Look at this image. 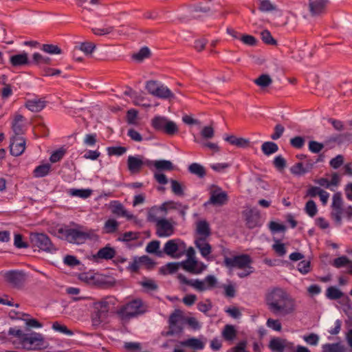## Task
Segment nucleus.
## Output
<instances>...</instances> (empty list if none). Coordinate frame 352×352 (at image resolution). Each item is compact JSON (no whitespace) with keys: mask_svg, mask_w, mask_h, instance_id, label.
<instances>
[{"mask_svg":"<svg viewBox=\"0 0 352 352\" xmlns=\"http://www.w3.org/2000/svg\"><path fill=\"white\" fill-rule=\"evenodd\" d=\"M197 234L199 236L197 239H207L211 234L210 228L206 221H200L197 225Z\"/></svg>","mask_w":352,"mask_h":352,"instance_id":"nucleus-25","label":"nucleus"},{"mask_svg":"<svg viewBox=\"0 0 352 352\" xmlns=\"http://www.w3.org/2000/svg\"><path fill=\"white\" fill-rule=\"evenodd\" d=\"M146 311V306L141 299L132 300L121 306L116 311L119 318L124 322L144 314Z\"/></svg>","mask_w":352,"mask_h":352,"instance_id":"nucleus-4","label":"nucleus"},{"mask_svg":"<svg viewBox=\"0 0 352 352\" xmlns=\"http://www.w3.org/2000/svg\"><path fill=\"white\" fill-rule=\"evenodd\" d=\"M51 169L50 164H42L36 166L34 170V176L36 177H43L46 176Z\"/></svg>","mask_w":352,"mask_h":352,"instance_id":"nucleus-37","label":"nucleus"},{"mask_svg":"<svg viewBox=\"0 0 352 352\" xmlns=\"http://www.w3.org/2000/svg\"><path fill=\"white\" fill-rule=\"evenodd\" d=\"M10 63L13 67H20L32 63L28 58V55L23 52L21 54L12 55L10 57Z\"/></svg>","mask_w":352,"mask_h":352,"instance_id":"nucleus-20","label":"nucleus"},{"mask_svg":"<svg viewBox=\"0 0 352 352\" xmlns=\"http://www.w3.org/2000/svg\"><path fill=\"white\" fill-rule=\"evenodd\" d=\"M160 85V83L156 80L147 81L146 84V89L150 94L154 96L157 91L155 90L157 89Z\"/></svg>","mask_w":352,"mask_h":352,"instance_id":"nucleus-61","label":"nucleus"},{"mask_svg":"<svg viewBox=\"0 0 352 352\" xmlns=\"http://www.w3.org/2000/svg\"><path fill=\"white\" fill-rule=\"evenodd\" d=\"M179 131V129L175 122L173 121L169 120L168 122H166V129L164 131L168 135L173 136L177 133Z\"/></svg>","mask_w":352,"mask_h":352,"instance_id":"nucleus-47","label":"nucleus"},{"mask_svg":"<svg viewBox=\"0 0 352 352\" xmlns=\"http://www.w3.org/2000/svg\"><path fill=\"white\" fill-rule=\"evenodd\" d=\"M259 10L262 12H271L276 10V7L270 0H261L259 5Z\"/></svg>","mask_w":352,"mask_h":352,"instance_id":"nucleus-58","label":"nucleus"},{"mask_svg":"<svg viewBox=\"0 0 352 352\" xmlns=\"http://www.w3.org/2000/svg\"><path fill=\"white\" fill-rule=\"evenodd\" d=\"M111 297L107 296L92 303L94 311L91 314V319L93 326L98 327L102 322L103 319L109 312L111 303Z\"/></svg>","mask_w":352,"mask_h":352,"instance_id":"nucleus-7","label":"nucleus"},{"mask_svg":"<svg viewBox=\"0 0 352 352\" xmlns=\"http://www.w3.org/2000/svg\"><path fill=\"white\" fill-rule=\"evenodd\" d=\"M222 336L226 340L232 341L236 336V331L234 326L226 324L222 331Z\"/></svg>","mask_w":352,"mask_h":352,"instance_id":"nucleus-34","label":"nucleus"},{"mask_svg":"<svg viewBox=\"0 0 352 352\" xmlns=\"http://www.w3.org/2000/svg\"><path fill=\"white\" fill-rule=\"evenodd\" d=\"M118 223L113 219H109L104 223V229L106 233L111 234L117 231Z\"/></svg>","mask_w":352,"mask_h":352,"instance_id":"nucleus-41","label":"nucleus"},{"mask_svg":"<svg viewBox=\"0 0 352 352\" xmlns=\"http://www.w3.org/2000/svg\"><path fill=\"white\" fill-rule=\"evenodd\" d=\"M126 148L124 146H109L107 147V154L110 156H121L126 152Z\"/></svg>","mask_w":352,"mask_h":352,"instance_id":"nucleus-44","label":"nucleus"},{"mask_svg":"<svg viewBox=\"0 0 352 352\" xmlns=\"http://www.w3.org/2000/svg\"><path fill=\"white\" fill-rule=\"evenodd\" d=\"M41 50L50 54H60L62 52L61 49L58 46L52 44H43Z\"/></svg>","mask_w":352,"mask_h":352,"instance_id":"nucleus-45","label":"nucleus"},{"mask_svg":"<svg viewBox=\"0 0 352 352\" xmlns=\"http://www.w3.org/2000/svg\"><path fill=\"white\" fill-rule=\"evenodd\" d=\"M168 120L165 117L155 116L152 120V126L157 131L164 132L166 129V122H168Z\"/></svg>","mask_w":352,"mask_h":352,"instance_id":"nucleus-31","label":"nucleus"},{"mask_svg":"<svg viewBox=\"0 0 352 352\" xmlns=\"http://www.w3.org/2000/svg\"><path fill=\"white\" fill-rule=\"evenodd\" d=\"M186 244L180 239L168 240L164 246L162 254L173 257L175 254L179 250L180 248H185Z\"/></svg>","mask_w":352,"mask_h":352,"instance_id":"nucleus-18","label":"nucleus"},{"mask_svg":"<svg viewBox=\"0 0 352 352\" xmlns=\"http://www.w3.org/2000/svg\"><path fill=\"white\" fill-rule=\"evenodd\" d=\"M223 265L228 269L237 268L243 270L237 274L239 278H245L253 272V267L251 266L252 259L249 254H241L228 257L223 254Z\"/></svg>","mask_w":352,"mask_h":352,"instance_id":"nucleus-3","label":"nucleus"},{"mask_svg":"<svg viewBox=\"0 0 352 352\" xmlns=\"http://www.w3.org/2000/svg\"><path fill=\"white\" fill-rule=\"evenodd\" d=\"M326 296L329 299L338 300L343 296V293L337 287L331 286L327 288Z\"/></svg>","mask_w":352,"mask_h":352,"instance_id":"nucleus-38","label":"nucleus"},{"mask_svg":"<svg viewBox=\"0 0 352 352\" xmlns=\"http://www.w3.org/2000/svg\"><path fill=\"white\" fill-rule=\"evenodd\" d=\"M156 93L154 96L157 97L162 99H171L175 98V95L173 93L163 84L159 85L157 89L156 90Z\"/></svg>","mask_w":352,"mask_h":352,"instance_id":"nucleus-27","label":"nucleus"},{"mask_svg":"<svg viewBox=\"0 0 352 352\" xmlns=\"http://www.w3.org/2000/svg\"><path fill=\"white\" fill-rule=\"evenodd\" d=\"M240 40L244 44L249 45V46H254L257 43L256 38L254 36H253L252 35H249V34H243L241 36Z\"/></svg>","mask_w":352,"mask_h":352,"instance_id":"nucleus-62","label":"nucleus"},{"mask_svg":"<svg viewBox=\"0 0 352 352\" xmlns=\"http://www.w3.org/2000/svg\"><path fill=\"white\" fill-rule=\"evenodd\" d=\"M181 345L188 346L194 350H201L204 348V343L196 338H192L181 342Z\"/></svg>","mask_w":352,"mask_h":352,"instance_id":"nucleus-28","label":"nucleus"},{"mask_svg":"<svg viewBox=\"0 0 352 352\" xmlns=\"http://www.w3.org/2000/svg\"><path fill=\"white\" fill-rule=\"evenodd\" d=\"M160 242L157 240H154L149 242L146 247V251L150 254H155L159 257L162 256V251L159 250Z\"/></svg>","mask_w":352,"mask_h":352,"instance_id":"nucleus-33","label":"nucleus"},{"mask_svg":"<svg viewBox=\"0 0 352 352\" xmlns=\"http://www.w3.org/2000/svg\"><path fill=\"white\" fill-rule=\"evenodd\" d=\"M52 329L56 331H58L67 336H72L74 334V332L72 330L69 329L65 325L61 324L58 322H54L52 324Z\"/></svg>","mask_w":352,"mask_h":352,"instance_id":"nucleus-50","label":"nucleus"},{"mask_svg":"<svg viewBox=\"0 0 352 352\" xmlns=\"http://www.w3.org/2000/svg\"><path fill=\"white\" fill-rule=\"evenodd\" d=\"M284 132L285 127L280 124H277L275 125L274 133L270 135V138L273 140H277L282 137Z\"/></svg>","mask_w":352,"mask_h":352,"instance_id":"nucleus-56","label":"nucleus"},{"mask_svg":"<svg viewBox=\"0 0 352 352\" xmlns=\"http://www.w3.org/2000/svg\"><path fill=\"white\" fill-rule=\"evenodd\" d=\"M247 342L243 340L239 342L236 346L230 348L227 352H249L246 350Z\"/></svg>","mask_w":352,"mask_h":352,"instance_id":"nucleus-64","label":"nucleus"},{"mask_svg":"<svg viewBox=\"0 0 352 352\" xmlns=\"http://www.w3.org/2000/svg\"><path fill=\"white\" fill-rule=\"evenodd\" d=\"M154 166L160 170H173L174 166L170 161L161 160L154 162Z\"/></svg>","mask_w":352,"mask_h":352,"instance_id":"nucleus-36","label":"nucleus"},{"mask_svg":"<svg viewBox=\"0 0 352 352\" xmlns=\"http://www.w3.org/2000/svg\"><path fill=\"white\" fill-rule=\"evenodd\" d=\"M262 41L267 45H276V41L272 37L271 33L267 30H263L261 33Z\"/></svg>","mask_w":352,"mask_h":352,"instance_id":"nucleus-51","label":"nucleus"},{"mask_svg":"<svg viewBox=\"0 0 352 352\" xmlns=\"http://www.w3.org/2000/svg\"><path fill=\"white\" fill-rule=\"evenodd\" d=\"M329 3V0H309V10L311 16H319L325 13Z\"/></svg>","mask_w":352,"mask_h":352,"instance_id":"nucleus-17","label":"nucleus"},{"mask_svg":"<svg viewBox=\"0 0 352 352\" xmlns=\"http://www.w3.org/2000/svg\"><path fill=\"white\" fill-rule=\"evenodd\" d=\"M24 121L25 118L22 115H15L12 122V129L14 133V135H21L24 133Z\"/></svg>","mask_w":352,"mask_h":352,"instance_id":"nucleus-24","label":"nucleus"},{"mask_svg":"<svg viewBox=\"0 0 352 352\" xmlns=\"http://www.w3.org/2000/svg\"><path fill=\"white\" fill-rule=\"evenodd\" d=\"M228 201V196L226 192L223 191L219 186L210 193V203L213 205L223 206Z\"/></svg>","mask_w":352,"mask_h":352,"instance_id":"nucleus-19","label":"nucleus"},{"mask_svg":"<svg viewBox=\"0 0 352 352\" xmlns=\"http://www.w3.org/2000/svg\"><path fill=\"white\" fill-rule=\"evenodd\" d=\"M52 59L46 56H43L39 53H34L32 56V63L42 66L44 65H50Z\"/></svg>","mask_w":352,"mask_h":352,"instance_id":"nucleus-32","label":"nucleus"},{"mask_svg":"<svg viewBox=\"0 0 352 352\" xmlns=\"http://www.w3.org/2000/svg\"><path fill=\"white\" fill-rule=\"evenodd\" d=\"M10 148L12 155H21L25 149V140L21 135L13 136L10 140Z\"/></svg>","mask_w":352,"mask_h":352,"instance_id":"nucleus-16","label":"nucleus"},{"mask_svg":"<svg viewBox=\"0 0 352 352\" xmlns=\"http://www.w3.org/2000/svg\"><path fill=\"white\" fill-rule=\"evenodd\" d=\"M305 212L311 217H314L317 213V206L314 201L309 200L305 208Z\"/></svg>","mask_w":352,"mask_h":352,"instance_id":"nucleus-46","label":"nucleus"},{"mask_svg":"<svg viewBox=\"0 0 352 352\" xmlns=\"http://www.w3.org/2000/svg\"><path fill=\"white\" fill-rule=\"evenodd\" d=\"M150 55V50L147 47H142L140 51L133 55V58L138 60H142L145 58H148Z\"/></svg>","mask_w":352,"mask_h":352,"instance_id":"nucleus-63","label":"nucleus"},{"mask_svg":"<svg viewBox=\"0 0 352 352\" xmlns=\"http://www.w3.org/2000/svg\"><path fill=\"white\" fill-rule=\"evenodd\" d=\"M5 278L13 287L21 288L25 281L26 276L23 271L10 270L6 272Z\"/></svg>","mask_w":352,"mask_h":352,"instance_id":"nucleus-12","label":"nucleus"},{"mask_svg":"<svg viewBox=\"0 0 352 352\" xmlns=\"http://www.w3.org/2000/svg\"><path fill=\"white\" fill-rule=\"evenodd\" d=\"M305 143V139L302 136H295L294 138L290 139V144L295 148H302L304 146Z\"/></svg>","mask_w":352,"mask_h":352,"instance_id":"nucleus-55","label":"nucleus"},{"mask_svg":"<svg viewBox=\"0 0 352 352\" xmlns=\"http://www.w3.org/2000/svg\"><path fill=\"white\" fill-rule=\"evenodd\" d=\"M261 151L264 155L269 156L276 153L278 151V146L274 142H265L261 145Z\"/></svg>","mask_w":352,"mask_h":352,"instance_id":"nucleus-29","label":"nucleus"},{"mask_svg":"<svg viewBox=\"0 0 352 352\" xmlns=\"http://www.w3.org/2000/svg\"><path fill=\"white\" fill-rule=\"evenodd\" d=\"M188 171L195 175H197L199 178H203L206 175V171L205 168L198 164V163H192L188 166Z\"/></svg>","mask_w":352,"mask_h":352,"instance_id":"nucleus-30","label":"nucleus"},{"mask_svg":"<svg viewBox=\"0 0 352 352\" xmlns=\"http://www.w3.org/2000/svg\"><path fill=\"white\" fill-rule=\"evenodd\" d=\"M331 217L338 226L342 224L341 215L343 213L342 199L340 192H336L333 196Z\"/></svg>","mask_w":352,"mask_h":352,"instance_id":"nucleus-11","label":"nucleus"},{"mask_svg":"<svg viewBox=\"0 0 352 352\" xmlns=\"http://www.w3.org/2000/svg\"><path fill=\"white\" fill-rule=\"evenodd\" d=\"M254 82L261 88H266L272 83V79L268 74H261L254 80Z\"/></svg>","mask_w":352,"mask_h":352,"instance_id":"nucleus-35","label":"nucleus"},{"mask_svg":"<svg viewBox=\"0 0 352 352\" xmlns=\"http://www.w3.org/2000/svg\"><path fill=\"white\" fill-rule=\"evenodd\" d=\"M184 319L182 312L179 309H175L169 316L168 331L166 336L179 334L183 331L182 320Z\"/></svg>","mask_w":352,"mask_h":352,"instance_id":"nucleus-10","label":"nucleus"},{"mask_svg":"<svg viewBox=\"0 0 352 352\" xmlns=\"http://www.w3.org/2000/svg\"><path fill=\"white\" fill-rule=\"evenodd\" d=\"M182 267L192 274H199L207 267L202 262H198L195 258H187L181 263Z\"/></svg>","mask_w":352,"mask_h":352,"instance_id":"nucleus-13","label":"nucleus"},{"mask_svg":"<svg viewBox=\"0 0 352 352\" xmlns=\"http://www.w3.org/2000/svg\"><path fill=\"white\" fill-rule=\"evenodd\" d=\"M273 164L278 170L282 171L286 167L287 162L282 155H278L274 159Z\"/></svg>","mask_w":352,"mask_h":352,"instance_id":"nucleus-52","label":"nucleus"},{"mask_svg":"<svg viewBox=\"0 0 352 352\" xmlns=\"http://www.w3.org/2000/svg\"><path fill=\"white\" fill-rule=\"evenodd\" d=\"M267 309L275 316H286L295 310V301L283 288L274 287L269 290L265 297Z\"/></svg>","mask_w":352,"mask_h":352,"instance_id":"nucleus-2","label":"nucleus"},{"mask_svg":"<svg viewBox=\"0 0 352 352\" xmlns=\"http://www.w3.org/2000/svg\"><path fill=\"white\" fill-rule=\"evenodd\" d=\"M266 325L268 328L276 331H280L282 330V324L278 319L268 318L266 322Z\"/></svg>","mask_w":352,"mask_h":352,"instance_id":"nucleus-54","label":"nucleus"},{"mask_svg":"<svg viewBox=\"0 0 352 352\" xmlns=\"http://www.w3.org/2000/svg\"><path fill=\"white\" fill-rule=\"evenodd\" d=\"M91 190L89 189H71L70 193L73 196L79 197L81 198H88L91 195Z\"/></svg>","mask_w":352,"mask_h":352,"instance_id":"nucleus-49","label":"nucleus"},{"mask_svg":"<svg viewBox=\"0 0 352 352\" xmlns=\"http://www.w3.org/2000/svg\"><path fill=\"white\" fill-rule=\"evenodd\" d=\"M272 249L279 256H283L287 252L285 244L280 243L278 240H276V243L272 245Z\"/></svg>","mask_w":352,"mask_h":352,"instance_id":"nucleus-53","label":"nucleus"},{"mask_svg":"<svg viewBox=\"0 0 352 352\" xmlns=\"http://www.w3.org/2000/svg\"><path fill=\"white\" fill-rule=\"evenodd\" d=\"M127 165L131 173H139L143 167L142 159L140 157L129 155L127 159Z\"/></svg>","mask_w":352,"mask_h":352,"instance_id":"nucleus-21","label":"nucleus"},{"mask_svg":"<svg viewBox=\"0 0 352 352\" xmlns=\"http://www.w3.org/2000/svg\"><path fill=\"white\" fill-rule=\"evenodd\" d=\"M323 352H344V347L340 343L325 344L322 346Z\"/></svg>","mask_w":352,"mask_h":352,"instance_id":"nucleus-40","label":"nucleus"},{"mask_svg":"<svg viewBox=\"0 0 352 352\" xmlns=\"http://www.w3.org/2000/svg\"><path fill=\"white\" fill-rule=\"evenodd\" d=\"M30 241L33 247H36L42 251L53 253L57 250L50 237L44 233H31Z\"/></svg>","mask_w":352,"mask_h":352,"instance_id":"nucleus-8","label":"nucleus"},{"mask_svg":"<svg viewBox=\"0 0 352 352\" xmlns=\"http://www.w3.org/2000/svg\"><path fill=\"white\" fill-rule=\"evenodd\" d=\"M177 279L182 285H186L192 287L198 292H204L214 288L217 284V280L213 275H208L201 280L199 279L190 280L184 274H177Z\"/></svg>","mask_w":352,"mask_h":352,"instance_id":"nucleus-5","label":"nucleus"},{"mask_svg":"<svg viewBox=\"0 0 352 352\" xmlns=\"http://www.w3.org/2000/svg\"><path fill=\"white\" fill-rule=\"evenodd\" d=\"M21 346L27 351H39L47 348L49 344L45 340L44 336L35 331L26 333L21 340Z\"/></svg>","mask_w":352,"mask_h":352,"instance_id":"nucleus-6","label":"nucleus"},{"mask_svg":"<svg viewBox=\"0 0 352 352\" xmlns=\"http://www.w3.org/2000/svg\"><path fill=\"white\" fill-rule=\"evenodd\" d=\"M207 239H196L195 244L196 248L199 250L201 255L208 259V256L212 252V247L207 242Z\"/></svg>","mask_w":352,"mask_h":352,"instance_id":"nucleus-22","label":"nucleus"},{"mask_svg":"<svg viewBox=\"0 0 352 352\" xmlns=\"http://www.w3.org/2000/svg\"><path fill=\"white\" fill-rule=\"evenodd\" d=\"M46 102L41 99L29 100L25 103V107L32 112H39L45 108Z\"/></svg>","mask_w":352,"mask_h":352,"instance_id":"nucleus-26","label":"nucleus"},{"mask_svg":"<svg viewBox=\"0 0 352 352\" xmlns=\"http://www.w3.org/2000/svg\"><path fill=\"white\" fill-rule=\"evenodd\" d=\"M324 148V144L318 142L311 140L309 142V149L313 153H320Z\"/></svg>","mask_w":352,"mask_h":352,"instance_id":"nucleus-59","label":"nucleus"},{"mask_svg":"<svg viewBox=\"0 0 352 352\" xmlns=\"http://www.w3.org/2000/svg\"><path fill=\"white\" fill-rule=\"evenodd\" d=\"M140 284L147 292L155 291L158 288L156 283L151 279L142 281Z\"/></svg>","mask_w":352,"mask_h":352,"instance_id":"nucleus-57","label":"nucleus"},{"mask_svg":"<svg viewBox=\"0 0 352 352\" xmlns=\"http://www.w3.org/2000/svg\"><path fill=\"white\" fill-rule=\"evenodd\" d=\"M115 255V249L109 245H107L102 248H100L96 254L93 256V257L94 261H98V259L110 260L113 258Z\"/></svg>","mask_w":352,"mask_h":352,"instance_id":"nucleus-23","label":"nucleus"},{"mask_svg":"<svg viewBox=\"0 0 352 352\" xmlns=\"http://www.w3.org/2000/svg\"><path fill=\"white\" fill-rule=\"evenodd\" d=\"M268 346L272 352H285L294 348L293 343L277 337L270 340Z\"/></svg>","mask_w":352,"mask_h":352,"instance_id":"nucleus-15","label":"nucleus"},{"mask_svg":"<svg viewBox=\"0 0 352 352\" xmlns=\"http://www.w3.org/2000/svg\"><path fill=\"white\" fill-rule=\"evenodd\" d=\"M290 172L294 175L301 176L307 173V170L305 169L302 162H298L290 168Z\"/></svg>","mask_w":352,"mask_h":352,"instance_id":"nucleus-43","label":"nucleus"},{"mask_svg":"<svg viewBox=\"0 0 352 352\" xmlns=\"http://www.w3.org/2000/svg\"><path fill=\"white\" fill-rule=\"evenodd\" d=\"M179 266H181V263H168L165 266L162 267L160 271L163 274H173L178 270Z\"/></svg>","mask_w":352,"mask_h":352,"instance_id":"nucleus-39","label":"nucleus"},{"mask_svg":"<svg viewBox=\"0 0 352 352\" xmlns=\"http://www.w3.org/2000/svg\"><path fill=\"white\" fill-rule=\"evenodd\" d=\"M149 221L156 223V234L159 237H166L171 236L174 232L173 225L166 219H157L155 215L148 214Z\"/></svg>","mask_w":352,"mask_h":352,"instance_id":"nucleus-9","label":"nucleus"},{"mask_svg":"<svg viewBox=\"0 0 352 352\" xmlns=\"http://www.w3.org/2000/svg\"><path fill=\"white\" fill-rule=\"evenodd\" d=\"M243 216L245 218V226L249 229H254L261 225L260 213L255 208L243 211Z\"/></svg>","mask_w":352,"mask_h":352,"instance_id":"nucleus-14","label":"nucleus"},{"mask_svg":"<svg viewBox=\"0 0 352 352\" xmlns=\"http://www.w3.org/2000/svg\"><path fill=\"white\" fill-rule=\"evenodd\" d=\"M171 190L172 192L177 196H184V192L182 184L177 180L171 179Z\"/></svg>","mask_w":352,"mask_h":352,"instance_id":"nucleus-48","label":"nucleus"},{"mask_svg":"<svg viewBox=\"0 0 352 352\" xmlns=\"http://www.w3.org/2000/svg\"><path fill=\"white\" fill-rule=\"evenodd\" d=\"M111 211L113 214L119 217H126L127 215L126 210L123 205L119 201H114L111 207Z\"/></svg>","mask_w":352,"mask_h":352,"instance_id":"nucleus-42","label":"nucleus"},{"mask_svg":"<svg viewBox=\"0 0 352 352\" xmlns=\"http://www.w3.org/2000/svg\"><path fill=\"white\" fill-rule=\"evenodd\" d=\"M50 233L61 240L77 245L82 244L87 240H94L97 238L94 230L74 221L70 222L69 225L57 226L51 229Z\"/></svg>","mask_w":352,"mask_h":352,"instance_id":"nucleus-1","label":"nucleus"},{"mask_svg":"<svg viewBox=\"0 0 352 352\" xmlns=\"http://www.w3.org/2000/svg\"><path fill=\"white\" fill-rule=\"evenodd\" d=\"M83 142L84 144L87 146H94L97 142L96 133H89L85 135Z\"/></svg>","mask_w":352,"mask_h":352,"instance_id":"nucleus-60","label":"nucleus"}]
</instances>
